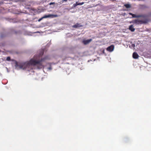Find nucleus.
<instances>
[{
  "label": "nucleus",
  "mask_w": 151,
  "mask_h": 151,
  "mask_svg": "<svg viewBox=\"0 0 151 151\" xmlns=\"http://www.w3.org/2000/svg\"><path fill=\"white\" fill-rule=\"evenodd\" d=\"M43 54V52H41L39 55H35L34 57L31 59L28 62H26L20 65V68H21L25 69L27 68H32V66H36L38 69H41L43 67L42 62L47 59V57L42 58H40Z\"/></svg>",
  "instance_id": "obj_1"
},
{
  "label": "nucleus",
  "mask_w": 151,
  "mask_h": 151,
  "mask_svg": "<svg viewBox=\"0 0 151 151\" xmlns=\"http://www.w3.org/2000/svg\"><path fill=\"white\" fill-rule=\"evenodd\" d=\"M58 16L57 14H49L48 15H44L40 19L38 20V21L39 22H40L43 18H47L50 17H51L52 18L56 17H57Z\"/></svg>",
  "instance_id": "obj_2"
},
{
  "label": "nucleus",
  "mask_w": 151,
  "mask_h": 151,
  "mask_svg": "<svg viewBox=\"0 0 151 151\" xmlns=\"http://www.w3.org/2000/svg\"><path fill=\"white\" fill-rule=\"evenodd\" d=\"M133 23L136 24H142L144 22L141 20H139L138 19H135L132 22Z\"/></svg>",
  "instance_id": "obj_3"
},
{
  "label": "nucleus",
  "mask_w": 151,
  "mask_h": 151,
  "mask_svg": "<svg viewBox=\"0 0 151 151\" xmlns=\"http://www.w3.org/2000/svg\"><path fill=\"white\" fill-rule=\"evenodd\" d=\"M114 49V46L113 45H112L110 46H109L108 47L107 49L106 50L107 51H109V52H112L113 51Z\"/></svg>",
  "instance_id": "obj_4"
},
{
  "label": "nucleus",
  "mask_w": 151,
  "mask_h": 151,
  "mask_svg": "<svg viewBox=\"0 0 151 151\" xmlns=\"http://www.w3.org/2000/svg\"><path fill=\"white\" fill-rule=\"evenodd\" d=\"M129 14L132 16V18H139L142 17V15H136L135 14H132L131 13H129Z\"/></svg>",
  "instance_id": "obj_5"
},
{
  "label": "nucleus",
  "mask_w": 151,
  "mask_h": 151,
  "mask_svg": "<svg viewBox=\"0 0 151 151\" xmlns=\"http://www.w3.org/2000/svg\"><path fill=\"white\" fill-rule=\"evenodd\" d=\"M92 41V39H90L89 40H84L83 41V43L85 45H87L89 44L90 42H91Z\"/></svg>",
  "instance_id": "obj_6"
},
{
  "label": "nucleus",
  "mask_w": 151,
  "mask_h": 151,
  "mask_svg": "<svg viewBox=\"0 0 151 151\" xmlns=\"http://www.w3.org/2000/svg\"><path fill=\"white\" fill-rule=\"evenodd\" d=\"M83 27V25L78 23H76L75 24L73 25L72 27L73 28H77Z\"/></svg>",
  "instance_id": "obj_7"
},
{
  "label": "nucleus",
  "mask_w": 151,
  "mask_h": 151,
  "mask_svg": "<svg viewBox=\"0 0 151 151\" xmlns=\"http://www.w3.org/2000/svg\"><path fill=\"white\" fill-rule=\"evenodd\" d=\"M132 56L133 58L134 59L138 58L139 57V55L138 54L135 52H134L133 53Z\"/></svg>",
  "instance_id": "obj_8"
},
{
  "label": "nucleus",
  "mask_w": 151,
  "mask_h": 151,
  "mask_svg": "<svg viewBox=\"0 0 151 151\" xmlns=\"http://www.w3.org/2000/svg\"><path fill=\"white\" fill-rule=\"evenodd\" d=\"M129 29L132 32H134L135 30L133 25H131L129 26Z\"/></svg>",
  "instance_id": "obj_9"
},
{
  "label": "nucleus",
  "mask_w": 151,
  "mask_h": 151,
  "mask_svg": "<svg viewBox=\"0 0 151 151\" xmlns=\"http://www.w3.org/2000/svg\"><path fill=\"white\" fill-rule=\"evenodd\" d=\"M124 6L127 8H129L131 7V6L129 4H126L124 5Z\"/></svg>",
  "instance_id": "obj_10"
},
{
  "label": "nucleus",
  "mask_w": 151,
  "mask_h": 151,
  "mask_svg": "<svg viewBox=\"0 0 151 151\" xmlns=\"http://www.w3.org/2000/svg\"><path fill=\"white\" fill-rule=\"evenodd\" d=\"M77 6H78V5H77V2H76V4H73V8H75Z\"/></svg>",
  "instance_id": "obj_11"
},
{
  "label": "nucleus",
  "mask_w": 151,
  "mask_h": 151,
  "mask_svg": "<svg viewBox=\"0 0 151 151\" xmlns=\"http://www.w3.org/2000/svg\"><path fill=\"white\" fill-rule=\"evenodd\" d=\"M84 2H81V3H78L77 2V5H81L83 4H84Z\"/></svg>",
  "instance_id": "obj_12"
},
{
  "label": "nucleus",
  "mask_w": 151,
  "mask_h": 151,
  "mask_svg": "<svg viewBox=\"0 0 151 151\" xmlns=\"http://www.w3.org/2000/svg\"><path fill=\"white\" fill-rule=\"evenodd\" d=\"M68 0H62V1L60 2V3L62 4L64 2H66Z\"/></svg>",
  "instance_id": "obj_13"
},
{
  "label": "nucleus",
  "mask_w": 151,
  "mask_h": 151,
  "mask_svg": "<svg viewBox=\"0 0 151 151\" xmlns=\"http://www.w3.org/2000/svg\"><path fill=\"white\" fill-rule=\"evenodd\" d=\"M6 59L7 61H10V58L9 57H8Z\"/></svg>",
  "instance_id": "obj_14"
},
{
  "label": "nucleus",
  "mask_w": 151,
  "mask_h": 151,
  "mask_svg": "<svg viewBox=\"0 0 151 151\" xmlns=\"http://www.w3.org/2000/svg\"><path fill=\"white\" fill-rule=\"evenodd\" d=\"M15 66L16 67H17V66H18V63L17 62H16L15 63Z\"/></svg>",
  "instance_id": "obj_15"
},
{
  "label": "nucleus",
  "mask_w": 151,
  "mask_h": 151,
  "mask_svg": "<svg viewBox=\"0 0 151 151\" xmlns=\"http://www.w3.org/2000/svg\"><path fill=\"white\" fill-rule=\"evenodd\" d=\"M48 69L50 70H52V67H51V66H50V67H49L48 68Z\"/></svg>",
  "instance_id": "obj_16"
},
{
  "label": "nucleus",
  "mask_w": 151,
  "mask_h": 151,
  "mask_svg": "<svg viewBox=\"0 0 151 151\" xmlns=\"http://www.w3.org/2000/svg\"><path fill=\"white\" fill-rule=\"evenodd\" d=\"M54 3H50V5L52 4H54Z\"/></svg>",
  "instance_id": "obj_17"
},
{
  "label": "nucleus",
  "mask_w": 151,
  "mask_h": 151,
  "mask_svg": "<svg viewBox=\"0 0 151 151\" xmlns=\"http://www.w3.org/2000/svg\"><path fill=\"white\" fill-rule=\"evenodd\" d=\"M132 45H134V44H133Z\"/></svg>",
  "instance_id": "obj_18"
}]
</instances>
